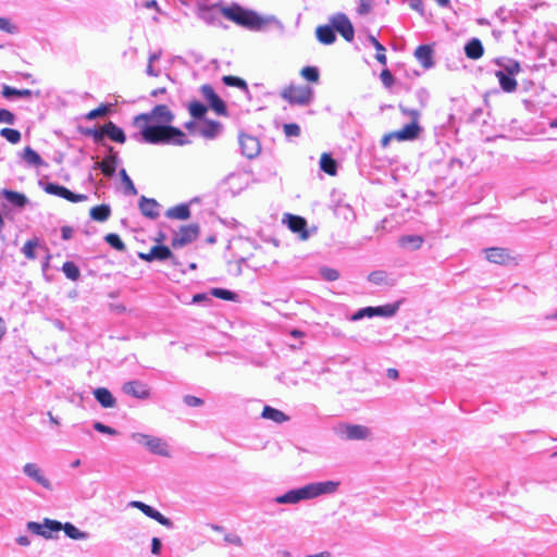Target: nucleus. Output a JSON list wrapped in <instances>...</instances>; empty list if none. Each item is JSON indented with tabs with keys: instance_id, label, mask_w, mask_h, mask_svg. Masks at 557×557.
I'll return each mask as SVG.
<instances>
[{
	"instance_id": "49530a36",
	"label": "nucleus",
	"mask_w": 557,
	"mask_h": 557,
	"mask_svg": "<svg viewBox=\"0 0 557 557\" xmlns=\"http://www.w3.org/2000/svg\"><path fill=\"white\" fill-rule=\"evenodd\" d=\"M300 75L310 83H318L320 78L319 70L315 66H305Z\"/></svg>"
},
{
	"instance_id": "ddd939ff",
	"label": "nucleus",
	"mask_w": 557,
	"mask_h": 557,
	"mask_svg": "<svg viewBox=\"0 0 557 557\" xmlns=\"http://www.w3.org/2000/svg\"><path fill=\"white\" fill-rule=\"evenodd\" d=\"M23 472L25 475L37 482L39 485H41L44 488L51 491L52 484L47 479L40 469V467L34 462H27L23 467Z\"/></svg>"
},
{
	"instance_id": "dca6fc26",
	"label": "nucleus",
	"mask_w": 557,
	"mask_h": 557,
	"mask_svg": "<svg viewBox=\"0 0 557 557\" xmlns=\"http://www.w3.org/2000/svg\"><path fill=\"white\" fill-rule=\"evenodd\" d=\"M123 392L138 399H147L150 396V388L139 381L126 382Z\"/></svg>"
},
{
	"instance_id": "7ed1b4c3",
	"label": "nucleus",
	"mask_w": 557,
	"mask_h": 557,
	"mask_svg": "<svg viewBox=\"0 0 557 557\" xmlns=\"http://www.w3.org/2000/svg\"><path fill=\"white\" fill-rule=\"evenodd\" d=\"M174 121V114L165 104L156 106L150 112L135 116L134 123L141 125H166Z\"/></svg>"
},
{
	"instance_id": "8fccbe9b",
	"label": "nucleus",
	"mask_w": 557,
	"mask_h": 557,
	"mask_svg": "<svg viewBox=\"0 0 557 557\" xmlns=\"http://www.w3.org/2000/svg\"><path fill=\"white\" fill-rule=\"evenodd\" d=\"M372 45L374 46L375 48V59L377 60V62H380L381 64L385 65L386 62H387V58H386V53H385V48L376 40V38L374 37H371L370 38Z\"/></svg>"
},
{
	"instance_id": "f8f14e48",
	"label": "nucleus",
	"mask_w": 557,
	"mask_h": 557,
	"mask_svg": "<svg viewBox=\"0 0 557 557\" xmlns=\"http://www.w3.org/2000/svg\"><path fill=\"white\" fill-rule=\"evenodd\" d=\"M129 506L131 507H134V508H137L138 510H140L144 515H146L147 517L156 520L157 522H159L160 524L166 527V528H171L173 525L172 521L164 517L162 513H160L158 510H156L154 508H152L151 506L143 503V502H139V500H133L129 503Z\"/></svg>"
},
{
	"instance_id": "4d7b16f0",
	"label": "nucleus",
	"mask_w": 557,
	"mask_h": 557,
	"mask_svg": "<svg viewBox=\"0 0 557 557\" xmlns=\"http://www.w3.org/2000/svg\"><path fill=\"white\" fill-rule=\"evenodd\" d=\"M83 134L86 136L92 137L96 143L101 141L103 139V137L106 136V134L103 132V126H101L98 129L87 128L86 131L83 132Z\"/></svg>"
},
{
	"instance_id": "bb28decb",
	"label": "nucleus",
	"mask_w": 557,
	"mask_h": 557,
	"mask_svg": "<svg viewBox=\"0 0 557 557\" xmlns=\"http://www.w3.org/2000/svg\"><path fill=\"white\" fill-rule=\"evenodd\" d=\"M165 216L173 220H187L190 216V209L187 203H181L166 210Z\"/></svg>"
},
{
	"instance_id": "4c0bfd02",
	"label": "nucleus",
	"mask_w": 557,
	"mask_h": 557,
	"mask_svg": "<svg viewBox=\"0 0 557 557\" xmlns=\"http://www.w3.org/2000/svg\"><path fill=\"white\" fill-rule=\"evenodd\" d=\"M302 499L301 492L299 488L292 490L275 498L277 504H296Z\"/></svg>"
},
{
	"instance_id": "6e6d98bb",
	"label": "nucleus",
	"mask_w": 557,
	"mask_h": 557,
	"mask_svg": "<svg viewBox=\"0 0 557 557\" xmlns=\"http://www.w3.org/2000/svg\"><path fill=\"white\" fill-rule=\"evenodd\" d=\"M283 131L287 137H297L300 135V127L296 123L284 124Z\"/></svg>"
},
{
	"instance_id": "20e7f679",
	"label": "nucleus",
	"mask_w": 557,
	"mask_h": 557,
	"mask_svg": "<svg viewBox=\"0 0 557 557\" xmlns=\"http://www.w3.org/2000/svg\"><path fill=\"white\" fill-rule=\"evenodd\" d=\"M281 97L289 104L306 106L311 102L313 91L308 86L289 85L281 91Z\"/></svg>"
},
{
	"instance_id": "cd10ccee",
	"label": "nucleus",
	"mask_w": 557,
	"mask_h": 557,
	"mask_svg": "<svg viewBox=\"0 0 557 557\" xmlns=\"http://www.w3.org/2000/svg\"><path fill=\"white\" fill-rule=\"evenodd\" d=\"M221 123L212 120H205L201 127L200 134L207 139H213L221 131Z\"/></svg>"
},
{
	"instance_id": "e2e57ef3",
	"label": "nucleus",
	"mask_w": 557,
	"mask_h": 557,
	"mask_svg": "<svg viewBox=\"0 0 557 557\" xmlns=\"http://www.w3.org/2000/svg\"><path fill=\"white\" fill-rule=\"evenodd\" d=\"M184 403L189 407H200L203 405V400L197 396L186 395Z\"/></svg>"
},
{
	"instance_id": "5701e85b",
	"label": "nucleus",
	"mask_w": 557,
	"mask_h": 557,
	"mask_svg": "<svg viewBox=\"0 0 557 557\" xmlns=\"http://www.w3.org/2000/svg\"><path fill=\"white\" fill-rule=\"evenodd\" d=\"M288 227L292 232L298 233L302 240H306L309 237V233L307 231V221L302 216L289 215Z\"/></svg>"
},
{
	"instance_id": "603ef678",
	"label": "nucleus",
	"mask_w": 557,
	"mask_h": 557,
	"mask_svg": "<svg viewBox=\"0 0 557 557\" xmlns=\"http://www.w3.org/2000/svg\"><path fill=\"white\" fill-rule=\"evenodd\" d=\"M397 310V304L374 307L375 315L392 317L396 313Z\"/></svg>"
},
{
	"instance_id": "c9c22d12",
	"label": "nucleus",
	"mask_w": 557,
	"mask_h": 557,
	"mask_svg": "<svg viewBox=\"0 0 557 557\" xmlns=\"http://www.w3.org/2000/svg\"><path fill=\"white\" fill-rule=\"evenodd\" d=\"M320 166L323 172L331 176H334L337 172L336 162L329 153H322L320 159Z\"/></svg>"
},
{
	"instance_id": "a878e982",
	"label": "nucleus",
	"mask_w": 557,
	"mask_h": 557,
	"mask_svg": "<svg viewBox=\"0 0 557 557\" xmlns=\"http://www.w3.org/2000/svg\"><path fill=\"white\" fill-rule=\"evenodd\" d=\"M318 40L323 45H331L335 41L336 36L332 25H320L315 29Z\"/></svg>"
},
{
	"instance_id": "9b49d317",
	"label": "nucleus",
	"mask_w": 557,
	"mask_h": 557,
	"mask_svg": "<svg viewBox=\"0 0 557 557\" xmlns=\"http://www.w3.org/2000/svg\"><path fill=\"white\" fill-rule=\"evenodd\" d=\"M201 94L203 98L209 102L211 109L219 115H226L227 109L224 101L215 94L214 89L210 85H202Z\"/></svg>"
},
{
	"instance_id": "9d476101",
	"label": "nucleus",
	"mask_w": 557,
	"mask_h": 557,
	"mask_svg": "<svg viewBox=\"0 0 557 557\" xmlns=\"http://www.w3.org/2000/svg\"><path fill=\"white\" fill-rule=\"evenodd\" d=\"M44 190L47 194L54 195L61 198L66 199L70 202H82L87 200V196L83 194H74L70 189H67L64 186L54 184V183H48L44 187Z\"/></svg>"
},
{
	"instance_id": "052dcab7",
	"label": "nucleus",
	"mask_w": 557,
	"mask_h": 557,
	"mask_svg": "<svg viewBox=\"0 0 557 557\" xmlns=\"http://www.w3.org/2000/svg\"><path fill=\"white\" fill-rule=\"evenodd\" d=\"M373 0H360L358 13L360 15H367L371 12Z\"/></svg>"
},
{
	"instance_id": "473e14b6",
	"label": "nucleus",
	"mask_w": 557,
	"mask_h": 557,
	"mask_svg": "<svg viewBox=\"0 0 557 557\" xmlns=\"http://www.w3.org/2000/svg\"><path fill=\"white\" fill-rule=\"evenodd\" d=\"M398 243L403 248L416 250L422 246L423 237L420 235H404L399 237Z\"/></svg>"
},
{
	"instance_id": "58836bf2",
	"label": "nucleus",
	"mask_w": 557,
	"mask_h": 557,
	"mask_svg": "<svg viewBox=\"0 0 557 557\" xmlns=\"http://www.w3.org/2000/svg\"><path fill=\"white\" fill-rule=\"evenodd\" d=\"M23 159L29 164L40 166L42 164L41 157L30 147H25L23 150Z\"/></svg>"
},
{
	"instance_id": "5fc2aeb1",
	"label": "nucleus",
	"mask_w": 557,
	"mask_h": 557,
	"mask_svg": "<svg viewBox=\"0 0 557 557\" xmlns=\"http://www.w3.org/2000/svg\"><path fill=\"white\" fill-rule=\"evenodd\" d=\"M322 277L326 281L333 282L339 278V272L333 268H322L320 270Z\"/></svg>"
},
{
	"instance_id": "79ce46f5",
	"label": "nucleus",
	"mask_w": 557,
	"mask_h": 557,
	"mask_svg": "<svg viewBox=\"0 0 557 557\" xmlns=\"http://www.w3.org/2000/svg\"><path fill=\"white\" fill-rule=\"evenodd\" d=\"M222 82L226 86L237 87V88L243 89V90H247L248 89L247 83L243 78L237 77V76L225 75V76L222 77Z\"/></svg>"
},
{
	"instance_id": "4468645a",
	"label": "nucleus",
	"mask_w": 557,
	"mask_h": 557,
	"mask_svg": "<svg viewBox=\"0 0 557 557\" xmlns=\"http://www.w3.org/2000/svg\"><path fill=\"white\" fill-rule=\"evenodd\" d=\"M138 257L147 262H151L153 260L163 261L172 258V251L168 246L156 245L151 247L148 252H139Z\"/></svg>"
},
{
	"instance_id": "c756f323",
	"label": "nucleus",
	"mask_w": 557,
	"mask_h": 557,
	"mask_svg": "<svg viewBox=\"0 0 557 557\" xmlns=\"http://www.w3.org/2000/svg\"><path fill=\"white\" fill-rule=\"evenodd\" d=\"M261 417L264 419L272 420L275 423H283L289 420V417L286 416L283 411L275 409L271 406L263 407Z\"/></svg>"
},
{
	"instance_id": "423d86ee",
	"label": "nucleus",
	"mask_w": 557,
	"mask_h": 557,
	"mask_svg": "<svg viewBox=\"0 0 557 557\" xmlns=\"http://www.w3.org/2000/svg\"><path fill=\"white\" fill-rule=\"evenodd\" d=\"M27 530L45 539H51L53 532L62 530V523L57 520L44 519L42 523L30 521L27 523Z\"/></svg>"
},
{
	"instance_id": "2eb2a0df",
	"label": "nucleus",
	"mask_w": 557,
	"mask_h": 557,
	"mask_svg": "<svg viewBox=\"0 0 557 557\" xmlns=\"http://www.w3.org/2000/svg\"><path fill=\"white\" fill-rule=\"evenodd\" d=\"M239 145L244 156L249 159L255 158L260 152V144L259 140L250 135H240L239 136Z\"/></svg>"
},
{
	"instance_id": "3c124183",
	"label": "nucleus",
	"mask_w": 557,
	"mask_h": 557,
	"mask_svg": "<svg viewBox=\"0 0 557 557\" xmlns=\"http://www.w3.org/2000/svg\"><path fill=\"white\" fill-rule=\"evenodd\" d=\"M109 112H110V104L102 103L98 108L89 111L86 114V119L87 120H95L97 117H101V116L107 115Z\"/></svg>"
},
{
	"instance_id": "a211bd4d",
	"label": "nucleus",
	"mask_w": 557,
	"mask_h": 557,
	"mask_svg": "<svg viewBox=\"0 0 557 557\" xmlns=\"http://www.w3.org/2000/svg\"><path fill=\"white\" fill-rule=\"evenodd\" d=\"M141 444L149 448L153 454L161 456L168 455V445L160 437L151 435H141Z\"/></svg>"
},
{
	"instance_id": "f3484780",
	"label": "nucleus",
	"mask_w": 557,
	"mask_h": 557,
	"mask_svg": "<svg viewBox=\"0 0 557 557\" xmlns=\"http://www.w3.org/2000/svg\"><path fill=\"white\" fill-rule=\"evenodd\" d=\"M96 168H99L104 176L111 177L117 166V156L113 147H109V154L101 161L96 163Z\"/></svg>"
},
{
	"instance_id": "6ab92c4d",
	"label": "nucleus",
	"mask_w": 557,
	"mask_h": 557,
	"mask_svg": "<svg viewBox=\"0 0 557 557\" xmlns=\"http://www.w3.org/2000/svg\"><path fill=\"white\" fill-rule=\"evenodd\" d=\"M342 430L345 433L346 440L358 441L368 438L370 431L367 426L359 424H344Z\"/></svg>"
},
{
	"instance_id": "72a5a7b5",
	"label": "nucleus",
	"mask_w": 557,
	"mask_h": 557,
	"mask_svg": "<svg viewBox=\"0 0 557 557\" xmlns=\"http://www.w3.org/2000/svg\"><path fill=\"white\" fill-rule=\"evenodd\" d=\"M1 95L7 99H10L12 97L30 98L33 91L30 89H16L9 85H4L2 87Z\"/></svg>"
},
{
	"instance_id": "a19ab883",
	"label": "nucleus",
	"mask_w": 557,
	"mask_h": 557,
	"mask_svg": "<svg viewBox=\"0 0 557 557\" xmlns=\"http://www.w3.org/2000/svg\"><path fill=\"white\" fill-rule=\"evenodd\" d=\"M189 114L195 119H201L207 113V107L201 102L195 100L188 104Z\"/></svg>"
},
{
	"instance_id": "393cba45",
	"label": "nucleus",
	"mask_w": 557,
	"mask_h": 557,
	"mask_svg": "<svg viewBox=\"0 0 557 557\" xmlns=\"http://www.w3.org/2000/svg\"><path fill=\"white\" fill-rule=\"evenodd\" d=\"M95 398L103 408H112L115 406V398L112 393L104 387H99L94 392Z\"/></svg>"
},
{
	"instance_id": "0e129e2a",
	"label": "nucleus",
	"mask_w": 557,
	"mask_h": 557,
	"mask_svg": "<svg viewBox=\"0 0 557 557\" xmlns=\"http://www.w3.org/2000/svg\"><path fill=\"white\" fill-rule=\"evenodd\" d=\"M0 30L12 34L15 30V26L11 23L9 18L0 16Z\"/></svg>"
},
{
	"instance_id": "69168bd1",
	"label": "nucleus",
	"mask_w": 557,
	"mask_h": 557,
	"mask_svg": "<svg viewBox=\"0 0 557 557\" xmlns=\"http://www.w3.org/2000/svg\"><path fill=\"white\" fill-rule=\"evenodd\" d=\"M400 111L409 116L412 121L411 122H417L418 123V120H419V116H420V113L418 110H414V109H407V108H403L400 107Z\"/></svg>"
},
{
	"instance_id": "a18cd8bd",
	"label": "nucleus",
	"mask_w": 557,
	"mask_h": 557,
	"mask_svg": "<svg viewBox=\"0 0 557 557\" xmlns=\"http://www.w3.org/2000/svg\"><path fill=\"white\" fill-rule=\"evenodd\" d=\"M120 176H121L122 183L124 185L125 193L129 194V195H137V193H138L137 188L135 187L133 181L131 180V177L126 173L125 169H122L120 171Z\"/></svg>"
},
{
	"instance_id": "39448f33",
	"label": "nucleus",
	"mask_w": 557,
	"mask_h": 557,
	"mask_svg": "<svg viewBox=\"0 0 557 557\" xmlns=\"http://www.w3.org/2000/svg\"><path fill=\"white\" fill-rule=\"evenodd\" d=\"M338 483L333 481L311 483L299 488L302 499H310L322 494L333 493L337 490Z\"/></svg>"
},
{
	"instance_id": "bf43d9fd",
	"label": "nucleus",
	"mask_w": 557,
	"mask_h": 557,
	"mask_svg": "<svg viewBox=\"0 0 557 557\" xmlns=\"http://www.w3.org/2000/svg\"><path fill=\"white\" fill-rule=\"evenodd\" d=\"M380 78L383 83V85L387 88H391L393 85H394V76L393 74L391 73L389 70L387 69H384L381 74H380Z\"/></svg>"
},
{
	"instance_id": "412c9836",
	"label": "nucleus",
	"mask_w": 557,
	"mask_h": 557,
	"mask_svg": "<svg viewBox=\"0 0 557 557\" xmlns=\"http://www.w3.org/2000/svg\"><path fill=\"white\" fill-rule=\"evenodd\" d=\"M414 57L424 69H431L434 65L433 48L430 45H421L414 51Z\"/></svg>"
},
{
	"instance_id": "de8ad7c7",
	"label": "nucleus",
	"mask_w": 557,
	"mask_h": 557,
	"mask_svg": "<svg viewBox=\"0 0 557 557\" xmlns=\"http://www.w3.org/2000/svg\"><path fill=\"white\" fill-rule=\"evenodd\" d=\"M0 135L5 138L10 144H17L21 140V133L17 129L14 128H2L0 131Z\"/></svg>"
},
{
	"instance_id": "13d9d810",
	"label": "nucleus",
	"mask_w": 557,
	"mask_h": 557,
	"mask_svg": "<svg viewBox=\"0 0 557 557\" xmlns=\"http://www.w3.org/2000/svg\"><path fill=\"white\" fill-rule=\"evenodd\" d=\"M14 122H15L14 113L8 109L0 108V123H5V124L12 125V124H14Z\"/></svg>"
},
{
	"instance_id": "6e6552de",
	"label": "nucleus",
	"mask_w": 557,
	"mask_h": 557,
	"mask_svg": "<svg viewBox=\"0 0 557 557\" xmlns=\"http://www.w3.org/2000/svg\"><path fill=\"white\" fill-rule=\"evenodd\" d=\"M484 253L487 261L495 264L507 265L510 263H517V257L513 256L507 248L490 247L484 249Z\"/></svg>"
},
{
	"instance_id": "ea45409f",
	"label": "nucleus",
	"mask_w": 557,
	"mask_h": 557,
	"mask_svg": "<svg viewBox=\"0 0 557 557\" xmlns=\"http://www.w3.org/2000/svg\"><path fill=\"white\" fill-rule=\"evenodd\" d=\"M62 271L65 276L72 281L78 280L81 275L78 267L72 261L64 262L62 265Z\"/></svg>"
},
{
	"instance_id": "f704fd0d",
	"label": "nucleus",
	"mask_w": 557,
	"mask_h": 557,
	"mask_svg": "<svg viewBox=\"0 0 557 557\" xmlns=\"http://www.w3.org/2000/svg\"><path fill=\"white\" fill-rule=\"evenodd\" d=\"M3 195L9 202H11L13 206L17 208H23L27 203L26 196L21 193L4 189Z\"/></svg>"
},
{
	"instance_id": "aec40b11",
	"label": "nucleus",
	"mask_w": 557,
	"mask_h": 557,
	"mask_svg": "<svg viewBox=\"0 0 557 557\" xmlns=\"http://www.w3.org/2000/svg\"><path fill=\"white\" fill-rule=\"evenodd\" d=\"M421 132V127L417 122H411L405 125L401 129L395 131L394 135H396V140L405 141V140H413L416 139Z\"/></svg>"
},
{
	"instance_id": "774afa93",
	"label": "nucleus",
	"mask_w": 557,
	"mask_h": 557,
	"mask_svg": "<svg viewBox=\"0 0 557 557\" xmlns=\"http://www.w3.org/2000/svg\"><path fill=\"white\" fill-rule=\"evenodd\" d=\"M224 540H225V542H227L230 544H233V545H236V546H240L242 545V540L236 534H226L224 536Z\"/></svg>"
},
{
	"instance_id": "b1692460",
	"label": "nucleus",
	"mask_w": 557,
	"mask_h": 557,
	"mask_svg": "<svg viewBox=\"0 0 557 557\" xmlns=\"http://www.w3.org/2000/svg\"><path fill=\"white\" fill-rule=\"evenodd\" d=\"M103 132L106 136L115 143L124 144L126 140L123 129L111 121L103 125Z\"/></svg>"
},
{
	"instance_id": "4be33fe9",
	"label": "nucleus",
	"mask_w": 557,
	"mask_h": 557,
	"mask_svg": "<svg viewBox=\"0 0 557 557\" xmlns=\"http://www.w3.org/2000/svg\"><path fill=\"white\" fill-rule=\"evenodd\" d=\"M159 203L156 199L147 198L145 196H141L139 199V210L143 213V215L156 219L159 216Z\"/></svg>"
},
{
	"instance_id": "7c9ffc66",
	"label": "nucleus",
	"mask_w": 557,
	"mask_h": 557,
	"mask_svg": "<svg viewBox=\"0 0 557 557\" xmlns=\"http://www.w3.org/2000/svg\"><path fill=\"white\" fill-rule=\"evenodd\" d=\"M496 77L498 78L499 85L504 91L512 92L517 89L518 83L511 75H508L503 71H498L496 72Z\"/></svg>"
},
{
	"instance_id": "0eeeda50",
	"label": "nucleus",
	"mask_w": 557,
	"mask_h": 557,
	"mask_svg": "<svg viewBox=\"0 0 557 557\" xmlns=\"http://www.w3.org/2000/svg\"><path fill=\"white\" fill-rule=\"evenodd\" d=\"M200 228L198 224L184 225L173 237L171 245L173 248H181L196 240L199 236Z\"/></svg>"
},
{
	"instance_id": "e433bc0d",
	"label": "nucleus",
	"mask_w": 557,
	"mask_h": 557,
	"mask_svg": "<svg viewBox=\"0 0 557 557\" xmlns=\"http://www.w3.org/2000/svg\"><path fill=\"white\" fill-rule=\"evenodd\" d=\"M111 213L110 207L108 205H98L90 209V216L95 221L104 222L109 219Z\"/></svg>"
},
{
	"instance_id": "f257e3e1",
	"label": "nucleus",
	"mask_w": 557,
	"mask_h": 557,
	"mask_svg": "<svg viewBox=\"0 0 557 557\" xmlns=\"http://www.w3.org/2000/svg\"><path fill=\"white\" fill-rule=\"evenodd\" d=\"M141 139L151 145H174L185 146L190 141L186 134L178 127L166 125H141Z\"/></svg>"
},
{
	"instance_id": "c03bdc74",
	"label": "nucleus",
	"mask_w": 557,
	"mask_h": 557,
	"mask_svg": "<svg viewBox=\"0 0 557 557\" xmlns=\"http://www.w3.org/2000/svg\"><path fill=\"white\" fill-rule=\"evenodd\" d=\"M62 530L64 531L66 536H69L72 540H81L86 537L85 533L81 532L75 525H73L70 522L62 524Z\"/></svg>"
},
{
	"instance_id": "864d4df0",
	"label": "nucleus",
	"mask_w": 557,
	"mask_h": 557,
	"mask_svg": "<svg viewBox=\"0 0 557 557\" xmlns=\"http://www.w3.org/2000/svg\"><path fill=\"white\" fill-rule=\"evenodd\" d=\"M211 294L223 300H235L236 294L223 288H213Z\"/></svg>"
},
{
	"instance_id": "f03ea898",
	"label": "nucleus",
	"mask_w": 557,
	"mask_h": 557,
	"mask_svg": "<svg viewBox=\"0 0 557 557\" xmlns=\"http://www.w3.org/2000/svg\"><path fill=\"white\" fill-rule=\"evenodd\" d=\"M212 9L218 10L226 20L248 29H260L265 24L264 18L255 11L247 10L237 3L231 5L214 4Z\"/></svg>"
},
{
	"instance_id": "338daca9",
	"label": "nucleus",
	"mask_w": 557,
	"mask_h": 557,
	"mask_svg": "<svg viewBox=\"0 0 557 557\" xmlns=\"http://www.w3.org/2000/svg\"><path fill=\"white\" fill-rule=\"evenodd\" d=\"M94 428L101 432V433H106V434H110V435H114L116 434V431L106 424H102L101 422H96Z\"/></svg>"
},
{
	"instance_id": "1a4fd4ad",
	"label": "nucleus",
	"mask_w": 557,
	"mask_h": 557,
	"mask_svg": "<svg viewBox=\"0 0 557 557\" xmlns=\"http://www.w3.org/2000/svg\"><path fill=\"white\" fill-rule=\"evenodd\" d=\"M331 24L333 26V29H336L346 41L354 40V36H355L354 26H352L351 22L349 21V18L345 14H343V13L335 14L331 18Z\"/></svg>"
},
{
	"instance_id": "2f4dec72",
	"label": "nucleus",
	"mask_w": 557,
	"mask_h": 557,
	"mask_svg": "<svg viewBox=\"0 0 557 557\" xmlns=\"http://www.w3.org/2000/svg\"><path fill=\"white\" fill-rule=\"evenodd\" d=\"M368 280L376 285H394L395 278L391 277L386 271L377 270L368 275Z\"/></svg>"
},
{
	"instance_id": "37998d69",
	"label": "nucleus",
	"mask_w": 557,
	"mask_h": 557,
	"mask_svg": "<svg viewBox=\"0 0 557 557\" xmlns=\"http://www.w3.org/2000/svg\"><path fill=\"white\" fill-rule=\"evenodd\" d=\"M39 246V240L37 238L27 240L23 248L22 252L28 260H34L36 258L35 250Z\"/></svg>"
},
{
	"instance_id": "c85d7f7f",
	"label": "nucleus",
	"mask_w": 557,
	"mask_h": 557,
	"mask_svg": "<svg viewBox=\"0 0 557 557\" xmlns=\"http://www.w3.org/2000/svg\"><path fill=\"white\" fill-rule=\"evenodd\" d=\"M465 52L469 59L478 60L483 55L484 48L479 39L473 38L466 45Z\"/></svg>"
},
{
	"instance_id": "680f3d73",
	"label": "nucleus",
	"mask_w": 557,
	"mask_h": 557,
	"mask_svg": "<svg viewBox=\"0 0 557 557\" xmlns=\"http://www.w3.org/2000/svg\"><path fill=\"white\" fill-rule=\"evenodd\" d=\"M373 315H375L374 307H367V308H363V309H360L359 311H357L352 315V320H358V319H361L363 317L371 318Z\"/></svg>"
},
{
	"instance_id": "09e8293b",
	"label": "nucleus",
	"mask_w": 557,
	"mask_h": 557,
	"mask_svg": "<svg viewBox=\"0 0 557 557\" xmlns=\"http://www.w3.org/2000/svg\"><path fill=\"white\" fill-rule=\"evenodd\" d=\"M106 242L119 251L125 250V244L117 234L110 233L104 237Z\"/></svg>"
}]
</instances>
